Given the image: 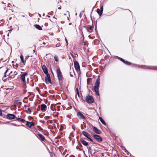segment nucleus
<instances>
[{"label":"nucleus","mask_w":157,"mask_h":157,"mask_svg":"<svg viewBox=\"0 0 157 157\" xmlns=\"http://www.w3.org/2000/svg\"><path fill=\"white\" fill-rule=\"evenodd\" d=\"M133 65H135L139 67H140L141 68H144L146 67L148 69H151V70H157V66H146L145 65H140L138 64H133Z\"/></svg>","instance_id":"obj_1"},{"label":"nucleus","mask_w":157,"mask_h":157,"mask_svg":"<svg viewBox=\"0 0 157 157\" xmlns=\"http://www.w3.org/2000/svg\"><path fill=\"white\" fill-rule=\"evenodd\" d=\"M56 73L57 75V77H58V80L59 81V85H60V84L61 82V81L62 80V78L63 77V75L61 74L60 70L59 68L57 69Z\"/></svg>","instance_id":"obj_2"},{"label":"nucleus","mask_w":157,"mask_h":157,"mask_svg":"<svg viewBox=\"0 0 157 157\" xmlns=\"http://www.w3.org/2000/svg\"><path fill=\"white\" fill-rule=\"evenodd\" d=\"M86 101L87 103L89 104H92L94 102V100L93 98V97L89 95L86 96Z\"/></svg>","instance_id":"obj_3"},{"label":"nucleus","mask_w":157,"mask_h":157,"mask_svg":"<svg viewBox=\"0 0 157 157\" xmlns=\"http://www.w3.org/2000/svg\"><path fill=\"white\" fill-rule=\"evenodd\" d=\"M73 63L74 64V67L75 70L77 71H80V67L79 63L78 61L76 60L75 58L74 59Z\"/></svg>","instance_id":"obj_4"},{"label":"nucleus","mask_w":157,"mask_h":157,"mask_svg":"<svg viewBox=\"0 0 157 157\" xmlns=\"http://www.w3.org/2000/svg\"><path fill=\"white\" fill-rule=\"evenodd\" d=\"M82 134L86 137L89 139L90 141L92 142L93 144H95L96 143L93 141V140L90 137V134L85 131H83L82 132Z\"/></svg>","instance_id":"obj_5"},{"label":"nucleus","mask_w":157,"mask_h":157,"mask_svg":"<svg viewBox=\"0 0 157 157\" xmlns=\"http://www.w3.org/2000/svg\"><path fill=\"white\" fill-rule=\"evenodd\" d=\"M116 58L119 60H120L122 62L124 63L125 64L127 65H130L132 64V63L129 62L126 60L118 56H116Z\"/></svg>","instance_id":"obj_6"},{"label":"nucleus","mask_w":157,"mask_h":157,"mask_svg":"<svg viewBox=\"0 0 157 157\" xmlns=\"http://www.w3.org/2000/svg\"><path fill=\"white\" fill-rule=\"evenodd\" d=\"M93 136L94 139H95L98 143H101L103 141L102 139L101 136L98 134H94L93 135Z\"/></svg>","instance_id":"obj_7"},{"label":"nucleus","mask_w":157,"mask_h":157,"mask_svg":"<svg viewBox=\"0 0 157 157\" xmlns=\"http://www.w3.org/2000/svg\"><path fill=\"white\" fill-rule=\"evenodd\" d=\"M25 77L21 75L20 78L22 82L23 88L26 89L27 88V86L26 84V82Z\"/></svg>","instance_id":"obj_8"},{"label":"nucleus","mask_w":157,"mask_h":157,"mask_svg":"<svg viewBox=\"0 0 157 157\" xmlns=\"http://www.w3.org/2000/svg\"><path fill=\"white\" fill-rule=\"evenodd\" d=\"M6 118L10 120H11L16 118L15 115L12 114L8 113L6 116Z\"/></svg>","instance_id":"obj_9"},{"label":"nucleus","mask_w":157,"mask_h":157,"mask_svg":"<svg viewBox=\"0 0 157 157\" xmlns=\"http://www.w3.org/2000/svg\"><path fill=\"white\" fill-rule=\"evenodd\" d=\"M46 76L45 77V83L47 84H48V82H49L51 80L50 75L49 74H46Z\"/></svg>","instance_id":"obj_10"},{"label":"nucleus","mask_w":157,"mask_h":157,"mask_svg":"<svg viewBox=\"0 0 157 157\" xmlns=\"http://www.w3.org/2000/svg\"><path fill=\"white\" fill-rule=\"evenodd\" d=\"M94 25L90 26V25H88L86 26V29L87 31L89 33H92L93 31V28H94Z\"/></svg>","instance_id":"obj_11"},{"label":"nucleus","mask_w":157,"mask_h":157,"mask_svg":"<svg viewBox=\"0 0 157 157\" xmlns=\"http://www.w3.org/2000/svg\"><path fill=\"white\" fill-rule=\"evenodd\" d=\"M93 128V130L94 132L98 134H101L102 132L101 131L98 129L96 127L93 126H92Z\"/></svg>","instance_id":"obj_12"},{"label":"nucleus","mask_w":157,"mask_h":157,"mask_svg":"<svg viewBox=\"0 0 157 157\" xmlns=\"http://www.w3.org/2000/svg\"><path fill=\"white\" fill-rule=\"evenodd\" d=\"M26 125L29 128H31L32 126H34L35 125V124L33 122L26 121Z\"/></svg>","instance_id":"obj_13"},{"label":"nucleus","mask_w":157,"mask_h":157,"mask_svg":"<svg viewBox=\"0 0 157 157\" xmlns=\"http://www.w3.org/2000/svg\"><path fill=\"white\" fill-rule=\"evenodd\" d=\"M77 116L79 119L83 120H85L86 119L85 116L80 112H78L77 113Z\"/></svg>","instance_id":"obj_14"},{"label":"nucleus","mask_w":157,"mask_h":157,"mask_svg":"<svg viewBox=\"0 0 157 157\" xmlns=\"http://www.w3.org/2000/svg\"><path fill=\"white\" fill-rule=\"evenodd\" d=\"M42 69L45 74H49L48 69L45 65H44L42 67Z\"/></svg>","instance_id":"obj_15"},{"label":"nucleus","mask_w":157,"mask_h":157,"mask_svg":"<svg viewBox=\"0 0 157 157\" xmlns=\"http://www.w3.org/2000/svg\"><path fill=\"white\" fill-rule=\"evenodd\" d=\"M41 110L42 112H45L47 109V106L44 104H42L41 105Z\"/></svg>","instance_id":"obj_16"},{"label":"nucleus","mask_w":157,"mask_h":157,"mask_svg":"<svg viewBox=\"0 0 157 157\" xmlns=\"http://www.w3.org/2000/svg\"><path fill=\"white\" fill-rule=\"evenodd\" d=\"M37 135L39 136L40 140L42 141H43L45 140V137L41 134H40L39 132L37 134Z\"/></svg>","instance_id":"obj_17"},{"label":"nucleus","mask_w":157,"mask_h":157,"mask_svg":"<svg viewBox=\"0 0 157 157\" xmlns=\"http://www.w3.org/2000/svg\"><path fill=\"white\" fill-rule=\"evenodd\" d=\"M92 90L95 92V94L96 95L98 96H100L98 88H93L92 89Z\"/></svg>","instance_id":"obj_18"},{"label":"nucleus","mask_w":157,"mask_h":157,"mask_svg":"<svg viewBox=\"0 0 157 157\" xmlns=\"http://www.w3.org/2000/svg\"><path fill=\"white\" fill-rule=\"evenodd\" d=\"M100 84V81L98 79L96 80L95 85L94 86L93 88H98Z\"/></svg>","instance_id":"obj_19"},{"label":"nucleus","mask_w":157,"mask_h":157,"mask_svg":"<svg viewBox=\"0 0 157 157\" xmlns=\"http://www.w3.org/2000/svg\"><path fill=\"white\" fill-rule=\"evenodd\" d=\"M80 141L82 142L83 145L85 146H88L89 145L88 142L82 139H80Z\"/></svg>","instance_id":"obj_20"},{"label":"nucleus","mask_w":157,"mask_h":157,"mask_svg":"<svg viewBox=\"0 0 157 157\" xmlns=\"http://www.w3.org/2000/svg\"><path fill=\"white\" fill-rule=\"evenodd\" d=\"M99 119L100 121L104 125L106 126L107 127V128H108V126L106 124V123L105 122V121L103 120V119L101 117H99Z\"/></svg>","instance_id":"obj_21"},{"label":"nucleus","mask_w":157,"mask_h":157,"mask_svg":"<svg viewBox=\"0 0 157 157\" xmlns=\"http://www.w3.org/2000/svg\"><path fill=\"white\" fill-rule=\"evenodd\" d=\"M34 26L35 27L36 29H37L39 30H41L42 29V27L41 26L38 24H36L34 25Z\"/></svg>","instance_id":"obj_22"},{"label":"nucleus","mask_w":157,"mask_h":157,"mask_svg":"<svg viewBox=\"0 0 157 157\" xmlns=\"http://www.w3.org/2000/svg\"><path fill=\"white\" fill-rule=\"evenodd\" d=\"M96 11L98 14V15L100 16H101L102 13L103 12L101 11L98 8L96 10Z\"/></svg>","instance_id":"obj_23"},{"label":"nucleus","mask_w":157,"mask_h":157,"mask_svg":"<svg viewBox=\"0 0 157 157\" xmlns=\"http://www.w3.org/2000/svg\"><path fill=\"white\" fill-rule=\"evenodd\" d=\"M20 58L21 59V62L24 64H25V63L26 62L25 60H24V56L22 55V54H21V55L20 56Z\"/></svg>","instance_id":"obj_24"},{"label":"nucleus","mask_w":157,"mask_h":157,"mask_svg":"<svg viewBox=\"0 0 157 157\" xmlns=\"http://www.w3.org/2000/svg\"><path fill=\"white\" fill-rule=\"evenodd\" d=\"M14 77V76L11 75V76H9V77L8 78H7L5 80H4L3 79V81L5 82L6 81V80L8 79V80H11V79L13 78Z\"/></svg>","instance_id":"obj_25"},{"label":"nucleus","mask_w":157,"mask_h":157,"mask_svg":"<svg viewBox=\"0 0 157 157\" xmlns=\"http://www.w3.org/2000/svg\"><path fill=\"white\" fill-rule=\"evenodd\" d=\"M91 79L89 78H87V85L90 84L91 83Z\"/></svg>","instance_id":"obj_26"},{"label":"nucleus","mask_w":157,"mask_h":157,"mask_svg":"<svg viewBox=\"0 0 157 157\" xmlns=\"http://www.w3.org/2000/svg\"><path fill=\"white\" fill-rule=\"evenodd\" d=\"M37 127L38 128V130L42 132L43 130V128H42L40 126L37 125Z\"/></svg>","instance_id":"obj_27"},{"label":"nucleus","mask_w":157,"mask_h":157,"mask_svg":"<svg viewBox=\"0 0 157 157\" xmlns=\"http://www.w3.org/2000/svg\"><path fill=\"white\" fill-rule=\"evenodd\" d=\"M19 103H20V104H21V102L19 101V100H16L14 102V104H15L16 105H18Z\"/></svg>","instance_id":"obj_28"},{"label":"nucleus","mask_w":157,"mask_h":157,"mask_svg":"<svg viewBox=\"0 0 157 157\" xmlns=\"http://www.w3.org/2000/svg\"><path fill=\"white\" fill-rule=\"evenodd\" d=\"M87 148L90 151V154H91V153H92V152L93 151L95 150H92L91 147H87Z\"/></svg>","instance_id":"obj_29"},{"label":"nucleus","mask_w":157,"mask_h":157,"mask_svg":"<svg viewBox=\"0 0 157 157\" xmlns=\"http://www.w3.org/2000/svg\"><path fill=\"white\" fill-rule=\"evenodd\" d=\"M54 58L55 60L56 61L58 62V61L59 59H58V57L57 56H55L54 57Z\"/></svg>","instance_id":"obj_30"},{"label":"nucleus","mask_w":157,"mask_h":157,"mask_svg":"<svg viewBox=\"0 0 157 157\" xmlns=\"http://www.w3.org/2000/svg\"><path fill=\"white\" fill-rule=\"evenodd\" d=\"M42 132L43 133V134L45 136H48V134L44 130H43V131H42Z\"/></svg>","instance_id":"obj_31"},{"label":"nucleus","mask_w":157,"mask_h":157,"mask_svg":"<svg viewBox=\"0 0 157 157\" xmlns=\"http://www.w3.org/2000/svg\"><path fill=\"white\" fill-rule=\"evenodd\" d=\"M28 74V73L27 72H25L23 74H22L21 75L25 77V76H27Z\"/></svg>","instance_id":"obj_32"},{"label":"nucleus","mask_w":157,"mask_h":157,"mask_svg":"<svg viewBox=\"0 0 157 157\" xmlns=\"http://www.w3.org/2000/svg\"><path fill=\"white\" fill-rule=\"evenodd\" d=\"M101 7L100 8V9H99L101 11L103 12V5L101 6V5H100Z\"/></svg>","instance_id":"obj_33"},{"label":"nucleus","mask_w":157,"mask_h":157,"mask_svg":"<svg viewBox=\"0 0 157 157\" xmlns=\"http://www.w3.org/2000/svg\"><path fill=\"white\" fill-rule=\"evenodd\" d=\"M2 112H3L5 113V112L4 111L0 109V116H1L2 115Z\"/></svg>","instance_id":"obj_34"},{"label":"nucleus","mask_w":157,"mask_h":157,"mask_svg":"<svg viewBox=\"0 0 157 157\" xmlns=\"http://www.w3.org/2000/svg\"><path fill=\"white\" fill-rule=\"evenodd\" d=\"M124 151L127 155H128L129 154V152L126 149H125Z\"/></svg>","instance_id":"obj_35"},{"label":"nucleus","mask_w":157,"mask_h":157,"mask_svg":"<svg viewBox=\"0 0 157 157\" xmlns=\"http://www.w3.org/2000/svg\"><path fill=\"white\" fill-rule=\"evenodd\" d=\"M76 93L77 94H79L78 89V88L76 89Z\"/></svg>","instance_id":"obj_36"},{"label":"nucleus","mask_w":157,"mask_h":157,"mask_svg":"<svg viewBox=\"0 0 157 157\" xmlns=\"http://www.w3.org/2000/svg\"><path fill=\"white\" fill-rule=\"evenodd\" d=\"M78 144L80 147H83L81 143L79 141H78Z\"/></svg>","instance_id":"obj_37"},{"label":"nucleus","mask_w":157,"mask_h":157,"mask_svg":"<svg viewBox=\"0 0 157 157\" xmlns=\"http://www.w3.org/2000/svg\"><path fill=\"white\" fill-rule=\"evenodd\" d=\"M17 74V73L16 71H14L13 72V75H13L14 76V75H16Z\"/></svg>","instance_id":"obj_38"},{"label":"nucleus","mask_w":157,"mask_h":157,"mask_svg":"<svg viewBox=\"0 0 157 157\" xmlns=\"http://www.w3.org/2000/svg\"><path fill=\"white\" fill-rule=\"evenodd\" d=\"M20 121H21L22 123H24V122H25L26 121H25V120H24V119H22L21 118V119Z\"/></svg>","instance_id":"obj_39"},{"label":"nucleus","mask_w":157,"mask_h":157,"mask_svg":"<svg viewBox=\"0 0 157 157\" xmlns=\"http://www.w3.org/2000/svg\"><path fill=\"white\" fill-rule=\"evenodd\" d=\"M120 146L123 150H124L125 149H126L125 147L124 146Z\"/></svg>","instance_id":"obj_40"},{"label":"nucleus","mask_w":157,"mask_h":157,"mask_svg":"<svg viewBox=\"0 0 157 157\" xmlns=\"http://www.w3.org/2000/svg\"><path fill=\"white\" fill-rule=\"evenodd\" d=\"M36 90H37V91H39V94H40V89H39V88L38 87H36Z\"/></svg>","instance_id":"obj_41"},{"label":"nucleus","mask_w":157,"mask_h":157,"mask_svg":"<svg viewBox=\"0 0 157 157\" xmlns=\"http://www.w3.org/2000/svg\"><path fill=\"white\" fill-rule=\"evenodd\" d=\"M16 120L20 121L21 118L19 117H16Z\"/></svg>","instance_id":"obj_42"},{"label":"nucleus","mask_w":157,"mask_h":157,"mask_svg":"<svg viewBox=\"0 0 157 157\" xmlns=\"http://www.w3.org/2000/svg\"><path fill=\"white\" fill-rule=\"evenodd\" d=\"M6 115L5 114L2 113V115L1 116V117H2L4 118H6Z\"/></svg>","instance_id":"obj_43"},{"label":"nucleus","mask_w":157,"mask_h":157,"mask_svg":"<svg viewBox=\"0 0 157 157\" xmlns=\"http://www.w3.org/2000/svg\"><path fill=\"white\" fill-rule=\"evenodd\" d=\"M82 100V101H83L84 102H85V100H84L83 99V97H82V95L81 96V98H80Z\"/></svg>","instance_id":"obj_44"},{"label":"nucleus","mask_w":157,"mask_h":157,"mask_svg":"<svg viewBox=\"0 0 157 157\" xmlns=\"http://www.w3.org/2000/svg\"><path fill=\"white\" fill-rule=\"evenodd\" d=\"M28 110L29 112V113L31 114V109H30L29 108H28Z\"/></svg>","instance_id":"obj_45"},{"label":"nucleus","mask_w":157,"mask_h":157,"mask_svg":"<svg viewBox=\"0 0 157 157\" xmlns=\"http://www.w3.org/2000/svg\"><path fill=\"white\" fill-rule=\"evenodd\" d=\"M104 58L105 59H107L109 58V56L107 55H106L105 56Z\"/></svg>","instance_id":"obj_46"},{"label":"nucleus","mask_w":157,"mask_h":157,"mask_svg":"<svg viewBox=\"0 0 157 157\" xmlns=\"http://www.w3.org/2000/svg\"><path fill=\"white\" fill-rule=\"evenodd\" d=\"M76 149H78L79 151H81L82 150V149H79L78 147V146H77L76 147Z\"/></svg>","instance_id":"obj_47"},{"label":"nucleus","mask_w":157,"mask_h":157,"mask_svg":"<svg viewBox=\"0 0 157 157\" xmlns=\"http://www.w3.org/2000/svg\"><path fill=\"white\" fill-rule=\"evenodd\" d=\"M71 56L73 57V59H74V58H75V56L72 53H71Z\"/></svg>","instance_id":"obj_48"},{"label":"nucleus","mask_w":157,"mask_h":157,"mask_svg":"<svg viewBox=\"0 0 157 157\" xmlns=\"http://www.w3.org/2000/svg\"><path fill=\"white\" fill-rule=\"evenodd\" d=\"M29 57V56H26L25 57V59L26 60L28 59Z\"/></svg>","instance_id":"obj_49"},{"label":"nucleus","mask_w":157,"mask_h":157,"mask_svg":"<svg viewBox=\"0 0 157 157\" xmlns=\"http://www.w3.org/2000/svg\"><path fill=\"white\" fill-rule=\"evenodd\" d=\"M65 40L66 43L67 44V45H68V41H67V39L66 38H65Z\"/></svg>","instance_id":"obj_50"},{"label":"nucleus","mask_w":157,"mask_h":157,"mask_svg":"<svg viewBox=\"0 0 157 157\" xmlns=\"http://www.w3.org/2000/svg\"><path fill=\"white\" fill-rule=\"evenodd\" d=\"M8 70H9V69L7 68L4 73H5V74H6L7 73V72H8Z\"/></svg>","instance_id":"obj_51"},{"label":"nucleus","mask_w":157,"mask_h":157,"mask_svg":"<svg viewBox=\"0 0 157 157\" xmlns=\"http://www.w3.org/2000/svg\"><path fill=\"white\" fill-rule=\"evenodd\" d=\"M53 18L55 19V20H54V21H56L57 19L55 17V16L53 17Z\"/></svg>","instance_id":"obj_52"},{"label":"nucleus","mask_w":157,"mask_h":157,"mask_svg":"<svg viewBox=\"0 0 157 157\" xmlns=\"http://www.w3.org/2000/svg\"><path fill=\"white\" fill-rule=\"evenodd\" d=\"M39 121L40 122L43 123H45V121H44L41 120H40Z\"/></svg>","instance_id":"obj_53"},{"label":"nucleus","mask_w":157,"mask_h":157,"mask_svg":"<svg viewBox=\"0 0 157 157\" xmlns=\"http://www.w3.org/2000/svg\"><path fill=\"white\" fill-rule=\"evenodd\" d=\"M11 124H13L14 125H15V126H19V125H17L16 124H13V123H11Z\"/></svg>","instance_id":"obj_54"},{"label":"nucleus","mask_w":157,"mask_h":157,"mask_svg":"<svg viewBox=\"0 0 157 157\" xmlns=\"http://www.w3.org/2000/svg\"><path fill=\"white\" fill-rule=\"evenodd\" d=\"M18 64H17V63L15 66V67H16V68L17 67H18Z\"/></svg>","instance_id":"obj_55"},{"label":"nucleus","mask_w":157,"mask_h":157,"mask_svg":"<svg viewBox=\"0 0 157 157\" xmlns=\"http://www.w3.org/2000/svg\"><path fill=\"white\" fill-rule=\"evenodd\" d=\"M6 76H7V75H6V74H5V73H4V75L3 77V78L2 79H3V78L4 77L6 78Z\"/></svg>","instance_id":"obj_56"},{"label":"nucleus","mask_w":157,"mask_h":157,"mask_svg":"<svg viewBox=\"0 0 157 157\" xmlns=\"http://www.w3.org/2000/svg\"><path fill=\"white\" fill-rule=\"evenodd\" d=\"M39 86H40L41 87V88L43 89V86L41 84H39Z\"/></svg>","instance_id":"obj_57"},{"label":"nucleus","mask_w":157,"mask_h":157,"mask_svg":"<svg viewBox=\"0 0 157 157\" xmlns=\"http://www.w3.org/2000/svg\"><path fill=\"white\" fill-rule=\"evenodd\" d=\"M81 28H82V29H83V28H85L86 29V26H82V27H81Z\"/></svg>","instance_id":"obj_58"},{"label":"nucleus","mask_w":157,"mask_h":157,"mask_svg":"<svg viewBox=\"0 0 157 157\" xmlns=\"http://www.w3.org/2000/svg\"><path fill=\"white\" fill-rule=\"evenodd\" d=\"M72 128H73V129L74 131H75V127L74 126H72Z\"/></svg>","instance_id":"obj_59"},{"label":"nucleus","mask_w":157,"mask_h":157,"mask_svg":"<svg viewBox=\"0 0 157 157\" xmlns=\"http://www.w3.org/2000/svg\"><path fill=\"white\" fill-rule=\"evenodd\" d=\"M10 6H11V5L9 3L7 6V7H10Z\"/></svg>","instance_id":"obj_60"},{"label":"nucleus","mask_w":157,"mask_h":157,"mask_svg":"<svg viewBox=\"0 0 157 157\" xmlns=\"http://www.w3.org/2000/svg\"><path fill=\"white\" fill-rule=\"evenodd\" d=\"M49 83H50V84H52V82L51 80L50 82V81L49 82H48V84H49Z\"/></svg>","instance_id":"obj_61"},{"label":"nucleus","mask_w":157,"mask_h":157,"mask_svg":"<svg viewBox=\"0 0 157 157\" xmlns=\"http://www.w3.org/2000/svg\"><path fill=\"white\" fill-rule=\"evenodd\" d=\"M95 31H96L97 32V25H95Z\"/></svg>","instance_id":"obj_62"},{"label":"nucleus","mask_w":157,"mask_h":157,"mask_svg":"<svg viewBox=\"0 0 157 157\" xmlns=\"http://www.w3.org/2000/svg\"><path fill=\"white\" fill-rule=\"evenodd\" d=\"M70 76L71 77H73V75H72L71 74V73L70 72Z\"/></svg>","instance_id":"obj_63"},{"label":"nucleus","mask_w":157,"mask_h":157,"mask_svg":"<svg viewBox=\"0 0 157 157\" xmlns=\"http://www.w3.org/2000/svg\"><path fill=\"white\" fill-rule=\"evenodd\" d=\"M44 25L45 26H47L48 25V23H45L44 24Z\"/></svg>","instance_id":"obj_64"}]
</instances>
